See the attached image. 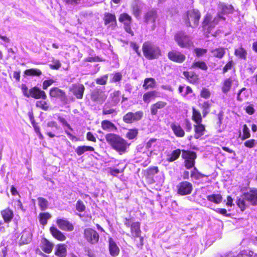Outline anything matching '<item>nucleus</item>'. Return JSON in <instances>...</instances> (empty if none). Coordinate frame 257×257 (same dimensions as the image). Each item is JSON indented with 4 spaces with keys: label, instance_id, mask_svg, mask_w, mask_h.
Here are the masks:
<instances>
[{
    "label": "nucleus",
    "instance_id": "obj_40",
    "mask_svg": "<svg viewBox=\"0 0 257 257\" xmlns=\"http://www.w3.org/2000/svg\"><path fill=\"white\" fill-rule=\"evenodd\" d=\"M234 55L236 57L245 60L247 58V51L242 46L234 50Z\"/></svg>",
    "mask_w": 257,
    "mask_h": 257
},
{
    "label": "nucleus",
    "instance_id": "obj_15",
    "mask_svg": "<svg viewBox=\"0 0 257 257\" xmlns=\"http://www.w3.org/2000/svg\"><path fill=\"white\" fill-rule=\"evenodd\" d=\"M159 172V169L157 166H153L149 167L143 172V175L146 180V182L149 184H152L155 183V181L153 176L158 174Z\"/></svg>",
    "mask_w": 257,
    "mask_h": 257
},
{
    "label": "nucleus",
    "instance_id": "obj_11",
    "mask_svg": "<svg viewBox=\"0 0 257 257\" xmlns=\"http://www.w3.org/2000/svg\"><path fill=\"white\" fill-rule=\"evenodd\" d=\"M176 187L177 194L181 196L190 195L193 190L192 184L187 181L180 182Z\"/></svg>",
    "mask_w": 257,
    "mask_h": 257
},
{
    "label": "nucleus",
    "instance_id": "obj_13",
    "mask_svg": "<svg viewBox=\"0 0 257 257\" xmlns=\"http://www.w3.org/2000/svg\"><path fill=\"white\" fill-rule=\"evenodd\" d=\"M90 98L94 102L102 104L106 100L107 95L104 91L100 88H96L91 91Z\"/></svg>",
    "mask_w": 257,
    "mask_h": 257
},
{
    "label": "nucleus",
    "instance_id": "obj_7",
    "mask_svg": "<svg viewBox=\"0 0 257 257\" xmlns=\"http://www.w3.org/2000/svg\"><path fill=\"white\" fill-rule=\"evenodd\" d=\"M182 158L184 160V166L187 169L193 168L195 164L197 154L195 152L189 150H182Z\"/></svg>",
    "mask_w": 257,
    "mask_h": 257
},
{
    "label": "nucleus",
    "instance_id": "obj_61",
    "mask_svg": "<svg viewBox=\"0 0 257 257\" xmlns=\"http://www.w3.org/2000/svg\"><path fill=\"white\" fill-rule=\"evenodd\" d=\"M120 95V92L119 90H116L113 92L111 94V98L112 100L115 103H118L119 101V97Z\"/></svg>",
    "mask_w": 257,
    "mask_h": 257
},
{
    "label": "nucleus",
    "instance_id": "obj_36",
    "mask_svg": "<svg viewBox=\"0 0 257 257\" xmlns=\"http://www.w3.org/2000/svg\"><path fill=\"white\" fill-rule=\"evenodd\" d=\"M211 53L213 57L221 59L225 54V48L223 47H219L211 50Z\"/></svg>",
    "mask_w": 257,
    "mask_h": 257
},
{
    "label": "nucleus",
    "instance_id": "obj_60",
    "mask_svg": "<svg viewBox=\"0 0 257 257\" xmlns=\"http://www.w3.org/2000/svg\"><path fill=\"white\" fill-rule=\"evenodd\" d=\"M253 252L250 250L241 251L236 257H253Z\"/></svg>",
    "mask_w": 257,
    "mask_h": 257
},
{
    "label": "nucleus",
    "instance_id": "obj_43",
    "mask_svg": "<svg viewBox=\"0 0 257 257\" xmlns=\"http://www.w3.org/2000/svg\"><path fill=\"white\" fill-rule=\"evenodd\" d=\"M131 10L132 14L137 18H140L142 13V9L140 6L137 3L132 4L131 6Z\"/></svg>",
    "mask_w": 257,
    "mask_h": 257
},
{
    "label": "nucleus",
    "instance_id": "obj_34",
    "mask_svg": "<svg viewBox=\"0 0 257 257\" xmlns=\"http://www.w3.org/2000/svg\"><path fill=\"white\" fill-rule=\"evenodd\" d=\"M157 92L156 90L149 91L145 92L143 96V99L145 103H149L152 99L157 97Z\"/></svg>",
    "mask_w": 257,
    "mask_h": 257
},
{
    "label": "nucleus",
    "instance_id": "obj_37",
    "mask_svg": "<svg viewBox=\"0 0 257 257\" xmlns=\"http://www.w3.org/2000/svg\"><path fill=\"white\" fill-rule=\"evenodd\" d=\"M156 86V82L154 78L150 77L146 78L144 80L143 87L145 90H148L150 88H154Z\"/></svg>",
    "mask_w": 257,
    "mask_h": 257
},
{
    "label": "nucleus",
    "instance_id": "obj_63",
    "mask_svg": "<svg viewBox=\"0 0 257 257\" xmlns=\"http://www.w3.org/2000/svg\"><path fill=\"white\" fill-rule=\"evenodd\" d=\"M55 82V80L53 79L49 78L43 81L42 87L43 90H46L48 87L52 85Z\"/></svg>",
    "mask_w": 257,
    "mask_h": 257
},
{
    "label": "nucleus",
    "instance_id": "obj_25",
    "mask_svg": "<svg viewBox=\"0 0 257 257\" xmlns=\"http://www.w3.org/2000/svg\"><path fill=\"white\" fill-rule=\"evenodd\" d=\"M167 104V103L166 102L162 100L158 101L152 104L150 107L151 114L153 115H156L158 113L159 110L165 108Z\"/></svg>",
    "mask_w": 257,
    "mask_h": 257
},
{
    "label": "nucleus",
    "instance_id": "obj_24",
    "mask_svg": "<svg viewBox=\"0 0 257 257\" xmlns=\"http://www.w3.org/2000/svg\"><path fill=\"white\" fill-rule=\"evenodd\" d=\"M50 232L52 236L59 241H65L66 237L64 233L59 230L55 226H51L49 228Z\"/></svg>",
    "mask_w": 257,
    "mask_h": 257
},
{
    "label": "nucleus",
    "instance_id": "obj_1",
    "mask_svg": "<svg viewBox=\"0 0 257 257\" xmlns=\"http://www.w3.org/2000/svg\"><path fill=\"white\" fill-rule=\"evenodd\" d=\"M105 138L111 148L120 155L125 153L130 146V144L125 140L116 134H107Z\"/></svg>",
    "mask_w": 257,
    "mask_h": 257
},
{
    "label": "nucleus",
    "instance_id": "obj_64",
    "mask_svg": "<svg viewBox=\"0 0 257 257\" xmlns=\"http://www.w3.org/2000/svg\"><path fill=\"white\" fill-rule=\"evenodd\" d=\"M157 141V139L155 138H152L147 143L146 145V149L148 150H149L150 149H151L152 147H155V144Z\"/></svg>",
    "mask_w": 257,
    "mask_h": 257
},
{
    "label": "nucleus",
    "instance_id": "obj_4",
    "mask_svg": "<svg viewBox=\"0 0 257 257\" xmlns=\"http://www.w3.org/2000/svg\"><path fill=\"white\" fill-rule=\"evenodd\" d=\"M201 16L198 10H190L186 12L183 20L187 27L195 28L198 26Z\"/></svg>",
    "mask_w": 257,
    "mask_h": 257
},
{
    "label": "nucleus",
    "instance_id": "obj_56",
    "mask_svg": "<svg viewBox=\"0 0 257 257\" xmlns=\"http://www.w3.org/2000/svg\"><path fill=\"white\" fill-rule=\"evenodd\" d=\"M108 78V75L105 74L100 77L97 78L95 79V82L97 84L104 85L106 84Z\"/></svg>",
    "mask_w": 257,
    "mask_h": 257
},
{
    "label": "nucleus",
    "instance_id": "obj_33",
    "mask_svg": "<svg viewBox=\"0 0 257 257\" xmlns=\"http://www.w3.org/2000/svg\"><path fill=\"white\" fill-rule=\"evenodd\" d=\"M101 128L107 131H116L117 130L115 124L110 121L105 119L101 122Z\"/></svg>",
    "mask_w": 257,
    "mask_h": 257
},
{
    "label": "nucleus",
    "instance_id": "obj_12",
    "mask_svg": "<svg viewBox=\"0 0 257 257\" xmlns=\"http://www.w3.org/2000/svg\"><path fill=\"white\" fill-rule=\"evenodd\" d=\"M168 58L172 62L176 63H183L186 60L185 55L177 49H172L167 54Z\"/></svg>",
    "mask_w": 257,
    "mask_h": 257
},
{
    "label": "nucleus",
    "instance_id": "obj_26",
    "mask_svg": "<svg viewBox=\"0 0 257 257\" xmlns=\"http://www.w3.org/2000/svg\"><path fill=\"white\" fill-rule=\"evenodd\" d=\"M108 243V249L110 255L112 257L118 256L120 252V249L111 237L109 238Z\"/></svg>",
    "mask_w": 257,
    "mask_h": 257
},
{
    "label": "nucleus",
    "instance_id": "obj_46",
    "mask_svg": "<svg viewBox=\"0 0 257 257\" xmlns=\"http://www.w3.org/2000/svg\"><path fill=\"white\" fill-rule=\"evenodd\" d=\"M139 134V130L137 128L129 129L126 134V138L131 140L135 139Z\"/></svg>",
    "mask_w": 257,
    "mask_h": 257
},
{
    "label": "nucleus",
    "instance_id": "obj_16",
    "mask_svg": "<svg viewBox=\"0 0 257 257\" xmlns=\"http://www.w3.org/2000/svg\"><path fill=\"white\" fill-rule=\"evenodd\" d=\"M102 19L104 25L111 29H114L117 27L116 17L114 14L105 12Z\"/></svg>",
    "mask_w": 257,
    "mask_h": 257
},
{
    "label": "nucleus",
    "instance_id": "obj_2",
    "mask_svg": "<svg viewBox=\"0 0 257 257\" xmlns=\"http://www.w3.org/2000/svg\"><path fill=\"white\" fill-rule=\"evenodd\" d=\"M142 49L144 56L148 60L157 59L162 55L160 48L151 41H145Z\"/></svg>",
    "mask_w": 257,
    "mask_h": 257
},
{
    "label": "nucleus",
    "instance_id": "obj_31",
    "mask_svg": "<svg viewBox=\"0 0 257 257\" xmlns=\"http://www.w3.org/2000/svg\"><path fill=\"white\" fill-rule=\"evenodd\" d=\"M233 80L231 77L225 78L221 83V91L224 94H227L231 89Z\"/></svg>",
    "mask_w": 257,
    "mask_h": 257
},
{
    "label": "nucleus",
    "instance_id": "obj_6",
    "mask_svg": "<svg viewBox=\"0 0 257 257\" xmlns=\"http://www.w3.org/2000/svg\"><path fill=\"white\" fill-rule=\"evenodd\" d=\"M216 25H217V22L214 18L212 19V15L209 13L206 14L203 17L201 24V27L204 34L208 36Z\"/></svg>",
    "mask_w": 257,
    "mask_h": 257
},
{
    "label": "nucleus",
    "instance_id": "obj_47",
    "mask_svg": "<svg viewBox=\"0 0 257 257\" xmlns=\"http://www.w3.org/2000/svg\"><path fill=\"white\" fill-rule=\"evenodd\" d=\"M36 106L44 111H47L49 108V105L47 101L45 99H42L41 100L37 101L36 102Z\"/></svg>",
    "mask_w": 257,
    "mask_h": 257
},
{
    "label": "nucleus",
    "instance_id": "obj_45",
    "mask_svg": "<svg viewBox=\"0 0 257 257\" xmlns=\"http://www.w3.org/2000/svg\"><path fill=\"white\" fill-rule=\"evenodd\" d=\"M207 199L209 201L218 204L222 202V197L220 194H211L208 195L207 196Z\"/></svg>",
    "mask_w": 257,
    "mask_h": 257
},
{
    "label": "nucleus",
    "instance_id": "obj_5",
    "mask_svg": "<svg viewBox=\"0 0 257 257\" xmlns=\"http://www.w3.org/2000/svg\"><path fill=\"white\" fill-rule=\"evenodd\" d=\"M174 40L178 46L181 48H189L193 46V42L190 36L184 31H180L176 33Z\"/></svg>",
    "mask_w": 257,
    "mask_h": 257
},
{
    "label": "nucleus",
    "instance_id": "obj_3",
    "mask_svg": "<svg viewBox=\"0 0 257 257\" xmlns=\"http://www.w3.org/2000/svg\"><path fill=\"white\" fill-rule=\"evenodd\" d=\"M131 219L127 218L124 219V224L127 227L130 228V231L132 237L139 238V242H136V246L140 249H142L144 245V237L141 236V223L139 221L133 222L130 224Z\"/></svg>",
    "mask_w": 257,
    "mask_h": 257
},
{
    "label": "nucleus",
    "instance_id": "obj_58",
    "mask_svg": "<svg viewBox=\"0 0 257 257\" xmlns=\"http://www.w3.org/2000/svg\"><path fill=\"white\" fill-rule=\"evenodd\" d=\"M21 90L24 96L27 98L30 97L31 88L29 89L26 84H22Z\"/></svg>",
    "mask_w": 257,
    "mask_h": 257
},
{
    "label": "nucleus",
    "instance_id": "obj_27",
    "mask_svg": "<svg viewBox=\"0 0 257 257\" xmlns=\"http://www.w3.org/2000/svg\"><path fill=\"white\" fill-rule=\"evenodd\" d=\"M1 215L6 223H9L12 220L14 217V212L13 210L8 207L1 211Z\"/></svg>",
    "mask_w": 257,
    "mask_h": 257
},
{
    "label": "nucleus",
    "instance_id": "obj_19",
    "mask_svg": "<svg viewBox=\"0 0 257 257\" xmlns=\"http://www.w3.org/2000/svg\"><path fill=\"white\" fill-rule=\"evenodd\" d=\"M58 227L62 230L71 232L74 229L73 224L67 219L64 218H57L56 221Z\"/></svg>",
    "mask_w": 257,
    "mask_h": 257
},
{
    "label": "nucleus",
    "instance_id": "obj_53",
    "mask_svg": "<svg viewBox=\"0 0 257 257\" xmlns=\"http://www.w3.org/2000/svg\"><path fill=\"white\" fill-rule=\"evenodd\" d=\"M197 57L199 58L204 56L207 52V49L202 48H195L193 50Z\"/></svg>",
    "mask_w": 257,
    "mask_h": 257
},
{
    "label": "nucleus",
    "instance_id": "obj_59",
    "mask_svg": "<svg viewBox=\"0 0 257 257\" xmlns=\"http://www.w3.org/2000/svg\"><path fill=\"white\" fill-rule=\"evenodd\" d=\"M31 122L33 126L35 132L38 134L39 138L41 140H43L44 139V136L40 132V128L39 126L37 125V123L35 121V120L31 121Z\"/></svg>",
    "mask_w": 257,
    "mask_h": 257
},
{
    "label": "nucleus",
    "instance_id": "obj_55",
    "mask_svg": "<svg viewBox=\"0 0 257 257\" xmlns=\"http://www.w3.org/2000/svg\"><path fill=\"white\" fill-rule=\"evenodd\" d=\"M200 95L201 97L204 99H208L211 96V92L209 89L203 87L200 91Z\"/></svg>",
    "mask_w": 257,
    "mask_h": 257
},
{
    "label": "nucleus",
    "instance_id": "obj_57",
    "mask_svg": "<svg viewBox=\"0 0 257 257\" xmlns=\"http://www.w3.org/2000/svg\"><path fill=\"white\" fill-rule=\"evenodd\" d=\"M76 210L79 212H83L86 209V206L81 200H78L75 205Z\"/></svg>",
    "mask_w": 257,
    "mask_h": 257
},
{
    "label": "nucleus",
    "instance_id": "obj_44",
    "mask_svg": "<svg viewBox=\"0 0 257 257\" xmlns=\"http://www.w3.org/2000/svg\"><path fill=\"white\" fill-rule=\"evenodd\" d=\"M38 218L40 224L45 226L47 224L48 220L51 218V215L49 212L40 213Z\"/></svg>",
    "mask_w": 257,
    "mask_h": 257
},
{
    "label": "nucleus",
    "instance_id": "obj_8",
    "mask_svg": "<svg viewBox=\"0 0 257 257\" xmlns=\"http://www.w3.org/2000/svg\"><path fill=\"white\" fill-rule=\"evenodd\" d=\"M83 237L85 240L90 244H96L99 240V233L91 228H87L84 230Z\"/></svg>",
    "mask_w": 257,
    "mask_h": 257
},
{
    "label": "nucleus",
    "instance_id": "obj_50",
    "mask_svg": "<svg viewBox=\"0 0 257 257\" xmlns=\"http://www.w3.org/2000/svg\"><path fill=\"white\" fill-rule=\"evenodd\" d=\"M234 66V62L232 59H230L227 61L222 68V73L225 74L229 70H230Z\"/></svg>",
    "mask_w": 257,
    "mask_h": 257
},
{
    "label": "nucleus",
    "instance_id": "obj_18",
    "mask_svg": "<svg viewBox=\"0 0 257 257\" xmlns=\"http://www.w3.org/2000/svg\"><path fill=\"white\" fill-rule=\"evenodd\" d=\"M243 196L251 205L257 206V188H250L248 191L243 193Z\"/></svg>",
    "mask_w": 257,
    "mask_h": 257
},
{
    "label": "nucleus",
    "instance_id": "obj_17",
    "mask_svg": "<svg viewBox=\"0 0 257 257\" xmlns=\"http://www.w3.org/2000/svg\"><path fill=\"white\" fill-rule=\"evenodd\" d=\"M85 89L83 84L78 83L73 84L69 88V91L78 99L83 98Z\"/></svg>",
    "mask_w": 257,
    "mask_h": 257
},
{
    "label": "nucleus",
    "instance_id": "obj_20",
    "mask_svg": "<svg viewBox=\"0 0 257 257\" xmlns=\"http://www.w3.org/2000/svg\"><path fill=\"white\" fill-rule=\"evenodd\" d=\"M49 94L51 98H59L61 100H67L65 92L58 87H53L50 88Z\"/></svg>",
    "mask_w": 257,
    "mask_h": 257
},
{
    "label": "nucleus",
    "instance_id": "obj_14",
    "mask_svg": "<svg viewBox=\"0 0 257 257\" xmlns=\"http://www.w3.org/2000/svg\"><path fill=\"white\" fill-rule=\"evenodd\" d=\"M158 18L157 11L155 9H152L145 13L144 16V22L147 24H152V29L156 27L155 23Z\"/></svg>",
    "mask_w": 257,
    "mask_h": 257
},
{
    "label": "nucleus",
    "instance_id": "obj_10",
    "mask_svg": "<svg viewBox=\"0 0 257 257\" xmlns=\"http://www.w3.org/2000/svg\"><path fill=\"white\" fill-rule=\"evenodd\" d=\"M132 20V17L126 13L120 14L118 17L119 22L123 24L124 30L132 36H133L134 32L131 28Z\"/></svg>",
    "mask_w": 257,
    "mask_h": 257
},
{
    "label": "nucleus",
    "instance_id": "obj_62",
    "mask_svg": "<svg viewBox=\"0 0 257 257\" xmlns=\"http://www.w3.org/2000/svg\"><path fill=\"white\" fill-rule=\"evenodd\" d=\"M256 141L254 139H250L244 143V146L249 149L253 148L256 145Z\"/></svg>",
    "mask_w": 257,
    "mask_h": 257
},
{
    "label": "nucleus",
    "instance_id": "obj_42",
    "mask_svg": "<svg viewBox=\"0 0 257 257\" xmlns=\"http://www.w3.org/2000/svg\"><path fill=\"white\" fill-rule=\"evenodd\" d=\"M181 151L179 149L174 150L171 154L168 155L167 161L168 162H173L177 160L180 156Z\"/></svg>",
    "mask_w": 257,
    "mask_h": 257
},
{
    "label": "nucleus",
    "instance_id": "obj_54",
    "mask_svg": "<svg viewBox=\"0 0 257 257\" xmlns=\"http://www.w3.org/2000/svg\"><path fill=\"white\" fill-rule=\"evenodd\" d=\"M29 236V233L28 232L26 231L23 232V234L20 238V241L23 244H26L30 242L31 238Z\"/></svg>",
    "mask_w": 257,
    "mask_h": 257
},
{
    "label": "nucleus",
    "instance_id": "obj_23",
    "mask_svg": "<svg viewBox=\"0 0 257 257\" xmlns=\"http://www.w3.org/2000/svg\"><path fill=\"white\" fill-rule=\"evenodd\" d=\"M170 127L176 137L183 138L185 136V131L178 122H172L170 124Z\"/></svg>",
    "mask_w": 257,
    "mask_h": 257
},
{
    "label": "nucleus",
    "instance_id": "obj_38",
    "mask_svg": "<svg viewBox=\"0 0 257 257\" xmlns=\"http://www.w3.org/2000/svg\"><path fill=\"white\" fill-rule=\"evenodd\" d=\"M24 74L28 76H37L39 77L42 75V71L38 68H32L27 69L24 71Z\"/></svg>",
    "mask_w": 257,
    "mask_h": 257
},
{
    "label": "nucleus",
    "instance_id": "obj_32",
    "mask_svg": "<svg viewBox=\"0 0 257 257\" xmlns=\"http://www.w3.org/2000/svg\"><path fill=\"white\" fill-rule=\"evenodd\" d=\"M42 242L41 248L42 250L46 253H51L54 247V244L46 238L43 239Z\"/></svg>",
    "mask_w": 257,
    "mask_h": 257
},
{
    "label": "nucleus",
    "instance_id": "obj_52",
    "mask_svg": "<svg viewBox=\"0 0 257 257\" xmlns=\"http://www.w3.org/2000/svg\"><path fill=\"white\" fill-rule=\"evenodd\" d=\"M245 199L244 198H237L236 201V203L237 206L240 208L241 211H244L247 205L246 204Z\"/></svg>",
    "mask_w": 257,
    "mask_h": 257
},
{
    "label": "nucleus",
    "instance_id": "obj_51",
    "mask_svg": "<svg viewBox=\"0 0 257 257\" xmlns=\"http://www.w3.org/2000/svg\"><path fill=\"white\" fill-rule=\"evenodd\" d=\"M250 137V131L246 124L243 125L242 135L240 137L242 141L245 140Z\"/></svg>",
    "mask_w": 257,
    "mask_h": 257
},
{
    "label": "nucleus",
    "instance_id": "obj_48",
    "mask_svg": "<svg viewBox=\"0 0 257 257\" xmlns=\"http://www.w3.org/2000/svg\"><path fill=\"white\" fill-rule=\"evenodd\" d=\"M38 205L41 211H45L48 206V201L44 198L38 197Z\"/></svg>",
    "mask_w": 257,
    "mask_h": 257
},
{
    "label": "nucleus",
    "instance_id": "obj_30",
    "mask_svg": "<svg viewBox=\"0 0 257 257\" xmlns=\"http://www.w3.org/2000/svg\"><path fill=\"white\" fill-rule=\"evenodd\" d=\"M194 138L198 139L205 134L206 132L205 126L201 123L194 124Z\"/></svg>",
    "mask_w": 257,
    "mask_h": 257
},
{
    "label": "nucleus",
    "instance_id": "obj_21",
    "mask_svg": "<svg viewBox=\"0 0 257 257\" xmlns=\"http://www.w3.org/2000/svg\"><path fill=\"white\" fill-rule=\"evenodd\" d=\"M183 74L186 79L191 84H197L199 82V75L194 71H184Z\"/></svg>",
    "mask_w": 257,
    "mask_h": 257
},
{
    "label": "nucleus",
    "instance_id": "obj_9",
    "mask_svg": "<svg viewBox=\"0 0 257 257\" xmlns=\"http://www.w3.org/2000/svg\"><path fill=\"white\" fill-rule=\"evenodd\" d=\"M144 116V112L142 110H138L136 112L129 111L122 117V120L126 124H132L140 121Z\"/></svg>",
    "mask_w": 257,
    "mask_h": 257
},
{
    "label": "nucleus",
    "instance_id": "obj_22",
    "mask_svg": "<svg viewBox=\"0 0 257 257\" xmlns=\"http://www.w3.org/2000/svg\"><path fill=\"white\" fill-rule=\"evenodd\" d=\"M30 97L35 99H46L47 97L46 92L37 86L31 88Z\"/></svg>",
    "mask_w": 257,
    "mask_h": 257
},
{
    "label": "nucleus",
    "instance_id": "obj_29",
    "mask_svg": "<svg viewBox=\"0 0 257 257\" xmlns=\"http://www.w3.org/2000/svg\"><path fill=\"white\" fill-rule=\"evenodd\" d=\"M54 254L58 257L67 256V245L65 243H59L56 245Z\"/></svg>",
    "mask_w": 257,
    "mask_h": 257
},
{
    "label": "nucleus",
    "instance_id": "obj_39",
    "mask_svg": "<svg viewBox=\"0 0 257 257\" xmlns=\"http://www.w3.org/2000/svg\"><path fill=\"white\" fill-rule=\"evenodd\" d=\"M94 148L91 146H78L75 149V152L79 156L82 155L86 152H93Z\"/></svg>",
    "mask_w": 257,
    "mask_h": 257
},
{
    "label": "nucleus",
    "instance_id": "obj_49",
    "mask_svg": "<svg viewBox=\"0 0 257 257\" xmlns=\"http://www.w3.org/2000/svg\"><path fill=\"white\" fill-rule=\"evenodd\" d=\"M190 176L192 178L196 180H199L200 178L207 177L205 175L199 172L196 167H194L193 170L191 172Z\"/></svg>",
    "mask_w": 257,
    "mask_h": 257
},
{
    "label": "nucleus",
    "instance_id": "obj_35",
    "mask_svg": "<svg viewBox=\"0 0 257 257\" xmlns=\"http://www.w3.org/2000/svg\"><path fill=\"white\" fill-rule=\"evenodd\" d=\"M191 68L193 69L198 68L202 71H206L208 69V66L204 61L195 60L192 63Z\"/></svg>",
    "mask_w": 257,
    "mask_h": 257
},
{
    "label": "nucleus",
    "instance_id": "obj_41",
    "mask_svg": "<svg viewBox=\"0 0 257 257\" xmlns=\"http://www.w3.org/2000/svg\"><path fill=\"white\" fill-rule=\"evenodd\" d=\"M192 119L195 123H200L202 122L201 112L194 107L192 108Z\"/></svg>",
    "mask_w": 257,
    "mask_h": 257
},
{
    "label": "nucleus",
    "instance_id": "obj_28",
    "mask_svg": "<svg viewBox=\"0 0 257 257\" xmlns=\"http://www.w3.org/2000/svg\"><path fill=\"white\" fill-rule=\"evenodd\" d=\"M218 6L220 11V12L223 15L233 14L234 11V8L231 4L228 5L224 3H220Z\"/></svg>",
    "mask_w": 257,
    "mask_h": 257
}]
</instances>
